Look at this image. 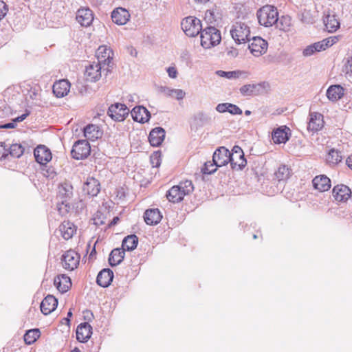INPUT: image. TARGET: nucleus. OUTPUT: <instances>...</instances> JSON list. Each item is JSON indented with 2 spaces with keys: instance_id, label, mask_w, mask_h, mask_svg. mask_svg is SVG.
<instances>
[{
  "instance_id": "nucleus-27",
  "label": "nucleus",
  "mask_w": 352,
  "mask_h": 352,
  "mask_svg": "<svg viewBox=\"0 0 352 352\" xmlns=\"http://www.w3.org/2000/svg\"><path fill=\"white\" fill-rule=\"evenodd\" d=\"M307 125V129L310 131H318L323 126V116L319 113H311Z\"/></svg>"
},
{
  "instance_id": "nucleus-51",
  "label": "nucleus",
  "mask_w": 352,
  "mask_h": 352,
  "mask_svg": "<svg viewBox=\"0 0 352 352\" xmlns=\"http://www.w3.org/2000/svg\"><path fill=\"white\" fill-rule=\"evenodd\" d=\"M8 6L3 1H0V19L6 16L8 12Z\"/></svg>"
},
{
  "instance_id": "nucleus-10",
  "label": "nucleus",
  "mask_w": 352,
  "mask_h": 352,
  "mask_svg": "<svg viewBox=\"0 0 352 352\" xmlns=\"http://www.w3.org/2000/svg\"><path fill=\"white\" fill-rule=\"evenodd\" d=\"M129 113V109L124 104L116 102L109 107L107 114L113 120L120 122L126 118Z\"/></svg>"
},
{
  "instance_id": "nucleus-21",
  "label": "nucleus",
  "mask_w": 352,
  "mask_h": 352,
  "mask_svg": "<svg viewBox=\"0 0 352 352\" xmlns=\"http://www.w3.org/2000/svg\"><path fill=\"white\" fill-rule=\"evenodd\" d=\"M333 196L338 201H346L351 195L349 188L345 185H337L333 189Z\"/></svg>"
},
{
  "instance_id": "nucleus-42",
  "label": "nucleus",
  "mask_w": 352,
  "mask_h": 352,
  "mask_svg": "<svg viewBox=\"0 0 352 352\" xmlns=\"http://www.w3.org/2000/svg\"><path fill=\"white\" fill-rule=\"evenodd\" d=\"M342 157L338 150L331 149L329 152L327 161L329 164L336 165L342 161Z\"/></svg>"
},
{
  "instance_id": "nucleus-28",
  "label": "nucleus",
  "mask_w": 352,
  "mask_h": 352,
  "mask_svg": "<svg viewBox=\"0 0 352 352\" xmlns=\"http://www.w3.org/2000/svg\"><path fill=\"white\" fill-rule=\"evenodd\" d=\"M113 278V273L112 270L106 268L103 269L98 273L96 278V283L98 285L102 287H107L111 284Z\"/></svg>"
},
{
  "instance_id": "nucleus-34",
  "label": "nucleus",
  "mask_w": 352,
  "mask_h": 352,
  "mask_svg": "<svg viewBox=\"0 0 352 352\" xmlns=\"http://www.w3.org/2000/svg\"><path fill=\"white\" fill-rule=\"evenodd\" d=\"M124 255L125 250L123 248L113 249L109 254V265L112 267L119 265L123 261Z\"/></svg>"
},
{
  "instance_id": "nucleus-18",
  "label": "nucleus",
  "mask_w": 352,
  "mask_h": 352,
  "mask_svg": "<svg viewBox=\"0 0 352 352\" xmlns=\"http://www.w3.org/2000/svg\"><path fill=\"white\" fill-rule=\"evenodd\" d=\"M131 15L127 10L122 8H117L111 13L113 22L119 25L126 24L130 19Z\"/></svg>"
},
{
  "instance_id": "nucleus-35",
  "label": "nucleus",
  "mask_w": 352,
  "mask_h": 352,
  "mask_svg": "<svg viewBox=\"0 0 352 352\" xmlns=\"http://www.w3.org/2000/svg\"><path fill=\"white\" fill-rule=\"evenodd\" d=\"M160 91L167 97H171L178 100H182L186 95V93L182 89H172L166 86H161Z\"/></svg>"
},
{
  "instance_id": "nucleus-56",
  "label": "nucleus",
  "mask_w": 352,
  "mask_h": 352,
  "mask_svg": "<svg viewBox=\"0 0 352 352\" xmlns=\"http://www.w3.org/2000/svg\"><path fill=\"white\" fill-rule=\"evenodd\" d=\"M83 314L85 320H90L94 317L92 312L89 310L85 311Z\"/></svg>"
},
{
  "instance_id": "nucleus-1",
  "label": "nucleus",
  "mask_w": 352,
  "mask_h": 352,
  "mask_svg": "<svg viewBox=\"0 0 352 352\" xmlns=\"http://www.w3.org/2000/svg\"><path fill=\"white\" fill-rule=\"evenodd\" d=\"M73 197V186L67 182L59 184L58 188L57 210L62 216L65 215L71 210L70 199Z\"/></svg>"
},
{
  "instance_id": "nucleus-31",
  "label": "nucleus",
  "mask_w": 352,
  "mask_h": 352,
  "mask_svg": "<svg viewBox=\"0 0 352 352\" xmlns=\"http://www.w3.org/2000/svg\"><path fill=\"white\" fill-rule=\"evenodd\" d=\"M344 94V89L340 85H331L327 90V97L332 102L341 99Z\"/></svg>"
},
{
  "instance_id": "nucleus-17",
  "label": "nucleus",
  "mask_w": 352,
  "mask_h": 352,
  "mask_svg": "<svg viewBox=\"0 0 352 352\" xmlns=\"http://www.w3.org/2000/svg\"><path fill=\"white\" fill-rule=\"evenodd\" d=\"M36 161L42 164H46L52 160V153L46 146L43 145L38 146L34 151Z\"/></svg>"
},
{
  "instance_id": "nucleus-11",
  "label": "nucleus",
  "mask_w": 352,
  "mask_h": 352,
  "mask_svg": "<svg viewBox=\"0 0 352 352\" xmlns=\"http://www.w3.org/2000/svg\"><path fill=\"white\" fill-rule=\"evenodd\" d=\"M250 42L248 49L253 56L259 57L267 52V42L261 37L254 36Z\"/></svg>"
},
{
  "instance_id": "nucleus-60",
  "label": "nucleus",
  "mask_w": 352,
  "mask_h": 352,
  "mask_svg": "<svg viewBox=\"0 0 352 352\" xmlns=\"http://www.w3.org/2000/svg\"><path fill=\"white\" fill-rule=\"evenodd\" d=\"M72 316V311H71V310H69V311H68V313H67V318H65L63 319V320H65V322H66L67 324H69V322H70L69 318H70Z\"/></svg>"
},
{
  "instance_id": "nucleus-25",
  "label": "nucleus",
  "mask_w": 352,
  "mask_h": 352,
  "mask_svg": "<svg viewBox=\"0 0 352 352\" xmlns=\"http://www.w3.org/2000/svg\"><path fill=\"white\" fill-rule=\"evenodd\" d=\"M58 300L52 295L46 296L41 303V311L45 315L52 313L57 307Z\"/></svg>"
},
{
  "instance_id": "nucleus-24",
  "label": "nucleus",
  "mask_w": 352,
  "mask_h": 352,
  "mask_svg": "<svg viewBox=\"0 0 352 352\" xmlns=\"http://www.w3.org/2000/svg\"><path fill=\"white\" fill-rule=\"evenodd\" d=\"M92 334V327L88 322L80 324L76 329V338L80 342H84L90 338Z\"/></svg>"
},
{
  "instance_id": "nucleus-61",
  "label": "nucleus",
  "mask_w": 352,
  "mask_h": 352,
  "mask_svg": "<svg viewBox=\"0 0 352 352\" xmlns=\"http://www.w3.org/2000/svg\"><path fill=\"white\" fill-rule=\"evenodd\" d=\"M346 164L352 170V155L346 159Z\"/></svg>"
},
{
  "instance_id": "nucleus-38",
  "label": "nucleus",
  "mask_w": 352,
  "mask_h": 352,
  "mask_svg": "<svg viewBox=\"0 0 352 352\" xmlns=\"http://www.w3.org/2000/svg\"><path fill=\"white\" fill-rule=\"evenodd\" d=\"M138 243V238L135 234H131L124 238L122 247L128 251L135 250Z\"/></svg>"
},
{
  "instance_id": "nucleus-19",
  "label": "nucleus",
  "mask_w": 352,
  "mask_h": 352,
  "mask_svg": "<svg viewBox=\"0 0 352 352\" xmlns=\"http://www.w3.org/2000/svg\"><path fill=\"white\" fill-rule=\"evenodd\" d=\"M76 19L82 26L88 27L94 20L92 11L89 8L79 9L76 12Z\"/></svg>"
},
{
  "instance_id": "nucleus-22",
  "label": "nucleus",
  "mask_w": 352,
  "mask_h": 352,
  "mask_svg": "<svg viewBox=\"0 0 352 352\" xmlns=\"http://www.w3.org/2000/svg\"><path fill=\"white\" fill-rule=\"evenodd\" d=\"M52 88L53 93L57 98H63L69 91L70 82L68 80H60L54 83Z\"/></svg>"
},
{
  "instance_id": "nucleus-36",
  "label": "nucleus",
  "mask_w": 352,
  "mask_h": 352,
  "mask_svg": "<svg viewBox=\"0 0 352 352\" xmlns=\"http://www.w3.org/2000/svg\"><path fill=\"white\" fill-rule=\"evenodd\" d=\"M289 129L285 126V129L278 128L272 133V140L276 144L285 143L289 140L288 132Z\"/></svg>"
},
{
  "instance_id": "nucleus-8",
  "label": "nucleus",
  "mask_w": 352,
  "mask_h": 352,
  "mask_svg": "<svg viewBox=\"0 0 352 352\" xmlns=\"http://www.w3.org/2000/svg\"><path fill=\"white\" fill-rule=\"evenodd\" d=\"M113 56V51L106 45L100 46L96 52L97 63L107 68V73L109 72Z\"/></svg>"
},
{
  "instance_id": "nucleus-23",
  "label": "nucleus",
  "mask_w": 352,
  "mask_h": 352,
  "mask_svg": "<svg viewBox=\"0 0 352 352\" xmlns=\"http://www.w3.org/2000/svg\"><path fill=\"white\" fill-rule=\"evenodd\" d=\"M165 133V130L162 127H156L152 129L148 136L151 145L159 146L164 140Z\"/></svg>"
},
{
  "instance_id": "nucleus-58",
  "label": "nucleus",
  "mask_w": 352,
  "mask_h": 352,
  "mask_svg": "<svg viewBox=\"0 0 352 352\" xmlns=\"http://www.w3.org/2000/svg\"><path fill=\"white\" fill-rule=\"evenodd\" d=\"M29 115L28 113H24V114H22L21 116H18L17 118H16L14 120V122H22L23 120H24L27 116Z\"/></svg>"
},
{
  "instance_id": "nucleus-13",
  "label": "nucleus",
  "mask_w": 352,
  "mask_h": 352,
  "mask_svg": "<svg viewBox=\"0 0 352 352\" xmlns=\"http://www.w3.org/2000/svg\"><path fill=\"white\" fill-rule=\"evenodd\" d=\"M102 71L107 72V68L102 66L98 63L93 62L88 66H86V70L85 74L86 79L91 82L97 81L101 77ZM107 74V73L106 72V74Z\"/></svg>"
},
{
  "instance_id": "nucleus-45",
  "label": "nucleus",
  "mask_w": 352,
  "mask_h": 352,
  "mask_svg": "<svg viewBox=\"0 0 352 352\" xmlns=\"http://www.w3.org/2000/svg\"><path fill=\"white\" fill-rule=\"evenodd\" d=\"M256 87L257 85L254 84L245 85L240 88V92L245 96H252L255 94Z\"/></svg>"
},
{
  "instance_id": "nucleus-46",
  "label": "nucleus",
  "mask_w": 352,
  "mask_h": 352,
  "mask_svg": "<svg viewBox=\"0 0 352 352\" xmlns=\"http://www.w3.org/2000/svg\"><path fill=\"white\" fill-rule=\"evenodd\" d=\"M195 118L201 125L209 124L212 121L211 116L209 114L204 112L198 113L196 115Z\"/></svg>"
},
{
  "instance_id": "nucleus-43",
  "label": "nucleus",
  "mask_w": 352,
  "mask_h": 352,
  "mask_svg": "<svg viewBox=\"0 0 352 352\" xmlns=\"http://www.w3.org/2000/svg\"><path fill=\"white\" fill-rule=\"evenodd\" d=\"M24 152V148L19 144H12L8 151V154L14 157H20Z\"/></svg>"
},
{
  "instance_id": "nucleus-41",
  "label": "nucleus",
  "mask_w": 352,
  "mask_h": 352,
  "mask_svg": "<svg viewBox=\"0 0 352 352\" xmlns=\"http://www.w3.org/2000/svg\"><path fill=\"white\" fill-rule=\"evenodd\" d=\"M40 336V331L38 329H30L26 331L24 335V341L27 344H33Z\"/></svg>"
},
{
  "instance_id": "nucleus-4",
  "label": "nucleus",
  "mask_w": 352,
  "mask_h": 352,
  "mask_svg": "<svg viewBox=\"0 0 352 352\" xmlns=\"http://www.w3.org/2000/svg\"><path fill=\"white\" fill-rule=\"evenodd\" d=\"M256 16L259 24L265 27H272L278 19L277 9L270 5H266L260 8Z\"/></svg>"
},
{
  "instance_id": "nucleus-62",
  "label": "nucleus",
  "mask_w": 352,
  "mask_h": 352,
  "mask_svg": "<svg viewBox=\"0 0 352 352\" xmlns=\"http://www.w3.org/2000/svg\"><path fill=\"white\" fill-rule=\"evenodd\" d=\"M119 221V218L118 217H115L113 220L111 221V225H115L118 223V221Z\"/></svg>"
},
{
  "instance_id": "nucleus-40",
  "label": "nucleus",
  "mask_w": 352,
  "mask_h": 352,
  "mask_svg": "<svg viewBox=\"0 0 352 352\" xmlns=\"http://www.w3.org/2000/svg\"><path fill=\"white\" fill-rule=\"evenodd\" d=\"M291 172L289 168L285 165H281L275 172L274 176L276 179L280 182L287 179L290 176Z\"/></svg>"
},
{
  "instance_id": "nucleus-6",
  "label": "nucleus",
  "mask_w": 352,
  "mask_h": 352,
  "mask_svg": "<svg viewBox=\"0 0 352 352\" xmlns=\"http://www.w3.org/2000/svg\"><path fill=\"white\" fill-rule=\"evenodd\" d=\"M338 38L337 36H330L324 38L320 41L314 43L310 45L307 46L302 51V55L305 57H309L314 55L316 52H319L325 50L329 47L332 46L337 43Z\"/></svg>"
},
{
  "instance_id": "nucleus-57",
  "label": "nucleus",
  "mask_w": 352,
  "mask_h": 352,
  "mask_svg": "<svg viewBox=\"0 0 352 352\" xmlns=\"http://www.w3.org/2000/svg\"><path fill=\"white\" fill-rule=\"evenodd\" d=\"M239 54L238 50L234 48H232L228 52V55L232 57H236Z\"/></svg>"
},
{
  "instance_id": "nucleus-32",
  "label": "nucleus",
  "mask_w": 352,
  "mask_h": 352,
  "mask_svg": "<svg viewBox=\"0 0 352 352\" xmlns=\"http://www.w3.org/2000/svg\"><path fill=\"white\" fill-rule=\"evenodd\" d=\"M312 182L314 187L321 192L328 190L331 187V181L325 175L315 177Z\"/></svg>"
},
{
  "instance_id": "nucleus-30",
  "label": "nucleus",
  "mask_w": 352,
  "mask_h": 352,
  "mask_svg": "<svg viewBox=\"0 0 352 352\" xmlns=\"http://www.w3.org/2000/svg\"><path fill=\"white\" fill-rule=\"evenodd\" d=\"M54 285L61 293H65L69 290L72 286V282L70 278L65 275H58L54 278Z\"/></svg>"
},
{
  "instance_id": "nucleus-49",
  "label": "nucleus",
  "mask_w": 352,
  "mask_h": 352,
  "mask_svg": "<svg viewBox=\"0 0 352 352\" xmlns=\"http://www.w3.org/2000/svg\"><path fill=\"white\" fill-rule=\"evenodd\" d=\"M228 111L232 115H241L242 110L236 105L230 103L228 105Z\"/></svg>"
},
{
  "instance_id": "nucleus-3",
  "label": "nucleus",
  "mask_w": 352,
  "mask_h": 352,
  "mask_svg": "<svg viewBox=\"0 0 352 352\" xmlns=\"http://www.w3.org/2000/svg\"><path fill=\"white\" fill-rule=\"evenodd\" d=\"M200 34L201 45L205 49H210L219 45L221 41L220 31L212 26L203 29Z\"/></svg>"
},
{
  "instance_id": "nucleus-37",
  "label": "nucleus",
  "mask_w": 352,
  "mask_h": 352,
  "mask_svg": "<svg viewBox=\"0 0 352 352\" xmlns=\"http://www.w3.org/2000/svg\"><path fill=\"white\" fill-rule=\"evenodd\" d=\"M101 135V132L99 130V128L96 124H88L84 129V135L87 139L94 140L95 139H98Z\"/></svg>"
},
{
  "instance_id": "nucleus-52",
  "label": "nucleus",
  "mask_w": 352,
  "mask_h": 352,
  "mask_svg": "<svg viewBox=\"0 0 352 352\" xmlns=\"http://www.w3.org/2000/svg\"><path fill=\"white\" fill-rule=\"evenodd\" d=\"M230 103L226 102V103H220L217 105L216 110L219 113H225L228 111V105Z\"/></svg>"
},
{
  "instance_id": "nucleus-64",
  "label": "nucleus",
  "mask_w": 352,
  "mask_h": 352,
  "mask_svg": "<svg viewBox=\"0 0 352 352\" xmlns=\"http://www.w3.org/2000/svg\"><path fill=\"white\" fill-rule=\"evenodd\" d=\"M71 352H80V351L78 349H75L72 350Z\"/></svg>"
},
{
  "instance_id": "nucleus-53",
  "label": "nucleus",
  "mask_w": 352,
  "mask_h": 352,
  "mask_svg": "<svg viewBox=\"0 0 352 352\" xmlns=\"http://www.w3.org/2000/svg\"><path fill=\"white\" fill-rule=\"evenodd\" d=\"M8 155V149L6 148L5 144L0 142V160L5 158Z\"/></svg>"
},
{
  "instance_id": "nucleus-48",
  "label": "nucleus",
  "mask_w": 352,
  "mask_h": 352,
  "mask_svg": "<svg viewBox=\"0 0 352 352\" xmlns=\"http://www.w3.org/2000/svg\"><path fill=\"white\" fill-rule=\"evenodd\" d=\"M301 21L306 23H311L314 22V18L312 17L309 10H305L302 12Z\"/></svg>"
},
{
  "instance_id": "nucleus-14",
  "label": "nucleus",
  "mask_w": 352,
  "mask_h": 352,
  "mask_svg": "<svg viewBox=\"0 0 352 352\" xmlns=\"http://www.w3.org/2000/svg\"><path fill=\"white\" fill-rule=\"evenodd\" d=\"M231 166L233 169L242 170L247 164L242 148L239 146H234L232 149Z\"/></svg>"
},
{
  "instance_id": "nucleus-16",
  "label": "nucleus",
  "mask_w": 352,
  "mask_h": 352,
  "mask_svg": "<svg viewBox=\"0 0 352 352\" xmlns=\"http://www.w3.org/2000/svg\"><path fill=\"white\" fill-rule=\"evenodd\" d=\"M323 23L327 30L329 32H334L340 28L338 19L336 16L329 10L324 12Z\"/></svg>"
},
{
  "instance_id": "nucleus-55",
  "label": "nucleus",
  "mask_w": 352,
  "mask_h": 352,
  "mask_svg": "<svg viewBox=\"0 0 352 352\" xmlns=\"http://www.w3.org/2000/svg\"><path fill=\"white\" fill-rule=\"evenodd\" d=\"M94 223L96 226L103 225L104 221L98 215L93 219Z\"/></svg>"
},
{
  "instance_id": "nucleus-54",
  "label": "nucleus",
  "mask_w": 352,
  "mask_h": 352,
  "mask_svg": "<svg viewBox=\"0 0 352 352\" xmlns=\"http://www.w3.org/2000/svg\"><path fill=\"white\" fill-rule=\"evenodd\" d=\"M168 76L171 78H176L178 74L177 70L175 67H169L166 69Z\"/></svg>"
},
{
  "instance_id": "nucleus-50",
  "label": "nucleus",
  "mask_w": 352,
  "mask_h": 352,
  "mask_svg": "<svg viewBox=\"0 0 352 352\" xmlns=\"http://www.w3.org/2000/svg\"><path fill=\"white\" fill-rule=\"evenodd\" d=\"M160 156L158 153H154L151 156V162L153 167H158L161 164Z\"/></svg>"
},
{
  "instance_id": "nucleus-12",
  "label": "nucleus",
  "mask_w": 352,
  "mask_h": 352,
  "mask_svg": "<svg viewBox=\"0 0 352 352\" xmlns=\"http://www.w3.org/2000/svg\"><path fill=\"white\" fill-rule=\"evenodd\" d=\"M232 155L228 149L224 146L218 148L214 153L212 161L216 167H221L229 162L231 163Z\"/></svg>"
},
{
  "instance_id": "nucleus-44",
  "label": "nucleus",
  "mask_w": 352,
  "mask_h": 352,
  "mask_svg": "<svg viewBox=\"0 0 352 352\" xmlns=\"http://www.w3.org/2000/svg\"><path fill=\"white\" fill-rule=\"evenodd\" d=\"M216 73L221 77L226 78L228 79H232L239 78L243 72L241 71L225 72L222 70H218Z\"/></svg>"
},
{
  "instance_id": "nucleus-5",
  "label": "nucleus",
  "mask_w": 352,
  "mask_h": 352,
  "mask_svg": "<svg viewBox=\"0 0 352 352\" xmlns=\"http://www.w3.org/2000/svg\"><path fill=\"white\" fill-rule=\"evenodd\" d=\"M230 34L238 45L250 41V28L245 21L235 22L230 30Z\"/></svg>"
},
{
  "instance_id": "nucleus-63",
  "label": "nucleus",
  "mask_w": 352,
  "mask_h": 352,
  "mask_svg": "<svg viewBox=\"0 0 352 352\" xmlns=\"http://www.w3.org/2000/svg\"><path fill=\"white\" fill-rule=\"evenodd\" d=\"M346 65L350 67H352V57H350L347 59Z\"/></svg>"
},
{
  "instance_id": "nucleus-33",
  "label": "nucleus",
  "mask_w": 352,
  "mask_h": 352,
  "mask_svg": "<svg viewBox=\"0 0 352 352\" xmlns=\"http://www.w3.org/2000/svg\"><path fill=\"white\" fill-rule=\"evenodd\" d=\"M59 230L62 236L68 240L71 239L76 232V228L74 224L70 221H63L59 226Z\"/></svg>"
},
{
  "instance_id": "nucleus-59",
  "label": "nucleus",
  "mask_w": 352,
  "mask_h": 352,
  "mask_svg": "<svg viewBox=\"0 0 352 352\" xmlns=\"http://www.w3.org/2000/svg\"><path fill=\"white\" fill-rule=\"evenodd\" d=\"M14 126H15V124L14 122H9V123H6L5 124L0 126V128H1V129H13V128H14Z\"/></svg>"
},
{
  "instance_id": "nucleus-7",
  "label": "nucleus",
  "mask_w": 352,
  "mask_h": 352,
  "mask_svg": "<svg viewBox=\"0 0 352 352\" xmlns=\"http://www.w3.org/2000/svg\"><path fill=\"white\" fill-rule=\"evenodd\" d=\"M181 26L184 33L190 37L197 36L202 30L201 21L194 16H188L183 19Z\"/></svg>"
},
{
  "instance_id": "nucleus-39",
  "label": "nucleus",
  "mask_w": 352,
  "mask_h": 352,
  "mask_svg": "<svg viewBox=\"0 0 352 352\" xmlns=\"http://www.w3.org/2000/svg\"><path fill=\"white\" fill-rule=\"evenodd\" d=\"M291 25V17L289 16H282L280 18H278L274 25L280 30L287 32L289 30Z\"/></svg>"
},
{
  "instance_id": "nucleus-47",
  "label": "nucleus",
  "mask_w": 352,
  "mask_h": 352,
  "mask_svg": "<svg viewBox=\"0 0 352 352\" xmlns=\"http://www.w3.org/2000/svg\"><path fill=\"white\" fill-rule=\"evenodd\" d=\"M217 170V167L212 161L211 162H207L204 164V167L202 168V172L204 174H212L214 173Z\"/></svg>"
},
{
  "instance_id": "nucleus-9",
  "label": "nucleus",
  "mask_w": 352,
  "mask_h": 352,
  "mask_svg": "<svg viewBox=\"0 0 352 352\" xmlns=\"http://www.w3.org/2000/svg\"><path fill=\"white\" fill-rule=\"evenodd\" d=\"M90 151L89 143L87 140H81L74 143L71 154L76 160H83L89 155Z\"/></svg>"
},
{
  "instance_id": "nucleus-29",
  "label": "nucleus",
  "mask_w": 352,
  "mask_h": 352,
  "mask_svg": "<svg viewBox=\"0 0 352 352\" xmlns=\"http://www.w3.org/2000/svg\"><path fill=\"white\" fill-rule=\"evenodd\" d=\"M100 190L99 182L94 177H89L83 186V191L89 195L96 196Z\"/></svg>"
},
{
  "instance_id": "nucleus-2",
  "label": "nucleus",
  "mask_w": 352,
  "mask_h": 352,
  "mask_svg": "<svg viewBox=\"0 0 352 352\" xmlns=\"http://www.w3.org/2000/svg\"><path fill=\"white\" fill-rule=\"evenodd\" d=\"M194 190L192 183L190 180L179 182L177 186H173L166 193L169 201L179 203L183 200L185 195L190 194Z\"/></svg>"
},
{
  "instance_id": "nucleus-26",
  "label": "nucleus",
  "mask_w": 352,
  "mask_h": 352,
  "mask_svg": "<svg viewBox=\"0 0 352 352\" xmlns=\"http://www.w3.org/2000/svg\"><path fill=\"white\" fill-rule=\"evenodd\" d=\"M162 218V215L157 208L148 209L144 214V221L150 226L157 225L160 222Z\"/></svg>"
},
{
  "instance_id": "nucleus-20",
  "label": "nucleus",
  "mask_w": 352,
  "mask_h": 352,
  "mask_svg": "<svg viewBox=\"0 0 352 352\" xmlns=\"http://www.w3.org/2000/svg\"><path fill=\"white\" fill-rule=\"evenodd\" d=\"M133 119L140 123L148 122L151 118V113L146 108L142 106L135 107L131 111Z\"/></svg>"
},
{
  "instance_id": "nucleus-15",
  "label": "nucleus",
  "mask_w": 352,
  "mask_h": 352,
  "mask_svg": "<svg viewBox=\"0 0 352 352\" xmlns=\"http://www.w3.org/2000/svg\"><path fill=\"white\" fill-rule=\"evenodd\" d=\"M63 267L67 270H74L77 267L80 261V256L74 250L67 251L62 256Z\"/></svg>"
}]
</instances>
